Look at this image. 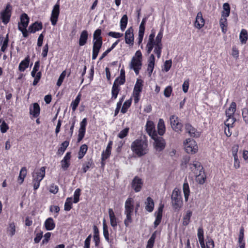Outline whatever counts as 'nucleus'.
I'll list each match as a JSON object with an SVG mask.
<instances>
[{
	"mask_svg": "<svg viewBox=\"0 0 248 248\" xmlns=\"http://www.w3.org/2000/svg\"><path fill=\"white\" fill-rule=\"evenodd\" d=\"M131 149L138 156H143L148 152V141L141 139H137L131 143Z\"/></svg>",
	"mask_w": 248,
	"mask_h": 248,
	"instance_id": "nucleus-1",
	"label": "nucleus"
},
{
	"mask_svg": "<svg viewBox=\"0 0 248 248\" xmlns=\"http://www.w3.org/2000/svg\"><path fill=\"white\" fill-rule=\"evenodd\" d=\"M171 199L173 209L175 211H179L183 205L181 191L178 189L175 188L172 191Z\"/></svg>",
	"mask_w": 248,
	"mask_h": 248,
	"instance_id": "nucleus-2",
	"label": "nucleus"
},
{
	"mask_svg": "<svg viewBox=\"0 0 248 248\" xmlns=\"http://www.w3.org/2000/svg\"><path fill=\"white\" fill-rule=\"evenodd\" d=\"M30 22V17L26 13H23L20 15V21L18 23V29L20 31L25 38L29 36L28 31L27 28Z\"/></svg>",
	"mask_w": 248,
	"mask_h": 248,
	"instance_id": "nucleus-3",
	"label": "nucleus"
},
{
	"mask_svg": "<svg viewBox=\"0 0 248 248\" xmlns=\"http://www.w3.org/2000/svg\"><path fill=\"white\" fill-rule=\"evenodd\" d=\"M46 168L42 167L40 170L32 173L33 189L36 190L39 187L40 182L45 176Z\"/></svg>",
	"mask_w": 248,
	"mask_h": 248,
	"instance_id": "nucleus-4",
	"label": "nucleus"
},
{
	"mask_svg": "<svg viewBox=\"0 0 248 248\" xmlns=\"http://www.w3.org/2000/svg\"><path fill=\"white\" fill-rule=\"evenodd\" d=\"M13 8L10 3H8L4 9L0 13V19L4 24L9 22L12 14Z\"/></svg>",
	"mask_w": 248,
	"mask_h": 248,
	"instance_id": "nucleus-5",
	"label": "nucleus"
},
{
	"mask_svg": "<svg viewBox=\"0 0 248 248\" xmlns=\"http://www.w3.org/2000/svg\"><path fill=\"white\" fill-rule=\"evenodd\" d=\"M186 152L188 154H194L198 152V147L195 140L187 139L184 142Z\"/></svg>",
	"mask_w": 248,
	"mask_h": 248,
	"instance_id": "nucleus-6",
	"label": "nucleus"
},
{
	"mask_svg": "<svg viewBox=\"0 0 248 248\" xmlns=\"http://www.w3.org/2000/svg\"><path fill=\"white\" fill-rule=\"evenodd\" d=\"M170 121L171 128L173 130L179 133L182 131L183 125L176 115H171L170 118Z\"/></svg>",
	"mask_w": 248,
	"mask_h": 248,
	"instance_id": "nucleus-7",
	"label": "nucleus"
},
{
	"mask_svg": "<svg viewBox=\"0 0 248 248\" xmlns=\"http://www.w3.org/2000/svg\"><path fill=\"white\" fill-rule=\"evenodd\" d=\"M154 140V147L157 151L161 152L163 151L166 146V142L165 140L161 137L155 136L152 138Z\"/></svg>",
	"mask_w": 248,
	"mask_h": 248,
	"instance_id": "nucleus-8",
	"label": "nucleus"
},
{
	"mask_svg": "<svg viewBox=\"0 0 248 248\" xmlns=\"http://www.w3.org/2000/svg\"><path fill=\"white\" fill-rule=\"evenodd\" d=\"M60 14V3L59 0L54 6L50 16V21L51 24L53 26L56 25L58 21L59 16Z\"/></svg>",
	"mask_w": 248,
	"mask_h": 248,
	"instance_id": "nucleus-9",
	"label": "nucleus"
},
{
	"mask_svg": "<svg viewBox=\"0 0 248 248\" xmlns=\"http://www.w3.org/2000/svg\"><path fill=\"white\" fill-rule=\"evenodd\" d=\"M155 36V29H153L151 31V34L149 36L148 41L146 46V52L148 54L151 53L154 47Z\"/></svg>",
	"mask_w": 248,
	"mask_h": 248,
	"instance_id": "nucleus-10",
	"label": "nucleus"
},
{
	"mask_svg": "<svg viewBox=\"0 0 248 248\" xmlns=\"http://www.w3.org/2000/svg\"><path fill=\"white\" fill-rule=\"evenodd\" d=\"M87 124V119L84 118L80 123V127L78 130V142H79L84 138L86 133V127Z\"/></svg>",
	"mask_w": 248,
	"mask_h": 248,
	"instance_id": "nucleus-11",
	"label": "nucleus"
},
{
	"mask_svg": "<svg viewBox=\"0 0 248 248\" xmlns=\"http://www.w3.org/2000/svg\"><path fill=\"white\" fill-rule=\"evenodd\" d=\"M134 30L132 27L127 29L125 32V43L130 46H133L134 42V37L133 33Z\"/></svg>",
	"mask_w": 248,
	"mask_h": 248,
	"instance_id": "nucleus-12",
	"label": "nucleus"
},
{
	"mask_svg": "<svg viewBox=\"0 0 248 248\" xmlns=\"http://www.w3.org/2000/svg\"><path fill=\"white\" fill-rule=\"evenodd\" d=\"M143 182L141 178L138 176H135L131 183V187L135 192H140L142 188Z\"/></svg>",
	"mask_w": 248,
	"mask_h": 248,
	"instance_id": "nucleus-13",
	"label": "nucleus"
},
{
	"mask_svg": "<svg viewBox=\"0 0 248 248\" xmlns=\"http://www.w3.org/2000/svg\"><path fill=\"white\" fill-rule=\"evenodd\" d=\"M142 61L140 60H136L135 58H132L130 63V67L133 69L136 75L139 74L140 70L141 68Z\"/></svg>",
	"mask_w": 248,
	"mask_h": 248,
	"instance_id": "nucleus-14",
	"label": "nucleus"
},
{
	"mask_svg": "<svg viewBox=\"0 0 248 248\" xmlns=\"http://www.w3.org/2000/svg\"><path fill=\"white\" fill-rule=\"evenodd\" d=\"M71 158V152H68L66 153L63 158L61 161L62 169L65 171L67 170L70 166V160Z\"/></svg>",
	"mask_w": 248,
	"mask_h": 248,
	"instance_id": "nucleus-15",
	"label": "nucleus"
},
{
	"mask_svg": "<svg viewBox=\"0 0 248 248\" xmlns=\"http://www.w3.org/2000/svg\"><path fill=\"white\" fill-rule=\"evenodd\" d=\"M134 201L131 197H129L126 200L124 204V213L132 214L134 210Z\"/></svg>",
	"mask_w": 248,
	"mask_h": 248,
	"instance_id": "nucleus-16",
	"label": "nucleus"
},
{
	"mask_svg": "<svg viewBox=\"0 0 248 248\" xmlns=\"http://www.w3.org/2000/svg\"><path fill=\"white\" fill-rule=\"evenodd\" d=\"M205 24V20L202 16L201 12L197 13L196 19L194 22V26L196 28L200 30L202 29Z\"/></svg>",
	"mask_w": 248,
	"mask_h": 248,
	"instance_id": "nucleus-17",
	"label": "nucleus"
},
{
	"mask_svg": "<svg viewBox=\"0 0 248 248\" xmlns=\"http://www.w3.org/2000/svg\"><path fill=\"white\" fill-rule=\"evenodd\" d=\"M146 130L148 135L151 137H155L157 135L156 132L155 130V125L152 121H147L146 124Z\"/></svg>",
	"mask_w": 248,
	"mask_h": 248,
	"instance_id": "nucleus-18",
	"label": "nucleus"
},
{
	"mask_svg": "<svg viewBox=\"0 0 248 248\" xmlns=\"http://www.w3.org/2000/svg\"><path fill=\"white\" fill-rule=\"evenodd\" d=\"M164 207V206L163 204L160 205L157 211L155 213L156 217L154 223L155 228H156L161 221Z\"/></svg>",
	"mask_w": 248,
	"mask_h": 248,
	"instance_id": "nucleus-19",
	"label": "nucleus"
},
{
	"mask_svg": "<svg viewBox=\"0 0 248 248\" xmlns=\"http://www.w3.org/2000/svg\"><path fill=\"white\" fill-rule=\"evenodd\" d=\"M43 28V24L41 22L35 21L33 23L30 25L29 27L28 31V33H35L36 31H40Z\"/></svg>",
	"mask_w": 248,
	"mask_h": 248,
	"instance_id": "nucleus-20",
	"label": "nucleus"
},
{
	"mask_svg": "<svg viewBox=\"0 0 248 248\" xmlns=\"http://www.w3.org/2000/svg\"><path fill=\"white\" fill-rule=\"evenodd\" d=\"M185 129L191 137L198 138L200 137V133L198 132L197 129L194 128L190 124H185Z\"/></svg>",
	"mask_w": 248,
	"mask_h": 248,
	"instance_id": "nucleus-21",
	"label": "nucleus"
},
{
	"mask_svg": "<svg viewBox=\"0 0 248 248\" xmlns=\"http://www.w3.org/2000/svg\"><path fill=\"white\" fill-rule=\"evenodd\" d=\"M189 165L190 169L195 174H197L198 171L203 169L201 163L197 160L194 161L192 163H189Z\"/></svg>",
	"mask_w": 248,
	"mask_h": 248,
	"instance_id": "nucleus-22",
	"label": "nucleus"
},
{
	"mask_svg": "<svg viewBox=\"0 0 248 248\" xmlns=\"http://www.w3.org/2000/svg\"><path fill=\"white\" fill-rule=\"evenodd\" d=\"M195 174L196 182L200 185L204 184L206 180V176L204 169L199 171L198 173Z\"/></svg>",
	"mask_w": 248,
	"mask_h": 248,
	"instance_id": "nucleus-23",
	"label": "nucleus"
},
{
	"mask_svg": "<svg viewBox=\"0 0 248 248\" xmlns=\"http://www.w3.org/2000/svg\"><path fill=\"white\" fill-rule=\"evenodd\" d=\"M108 212L110 219V225L114 229H115L117 226L118 218L116 217L112 209L109 208Z\"/></svg>",
	"mask_w": 248,
	"mask_h": 248,
	"instance_id": "nucleus-24",
	"label": "nucleus"
},
{
	"mask_svg": "<svg viewBox=\"0 0 248 248\" xmlns=\"http://www.w3.org/2000/svg\"><path fill=\"white\" fill-rule=\"evenodd\" d=\"M88 38V32L87 30H83L80 33L78 44L80 46H84L87 42Z\"/></svg>",
	"mask_w": 248,
	"mask_h": 248,
	"instance_id": "nucleus-25",
	"label": "nucleus"
},
{
	"mask_svg": "<svg viewBox=\"0 0 248 248\" xmlns=\"http://www.w3.org/2000/svg\"><path fill=\"white\" fill-rule=\"evenodd\" d=\"M40 108L39 104L37 103H34L33 104V107H31L30 108V113L32 115L33 117L37 118L40 114Z\"/></svg>",
	"mask_w": 248,
	"mask_h": 248,
	"instance_id": "nucleus-26",
	"label": "nucleus"
},
{
	"mask_svg": "<svg viewBox=\"0 0 248 248\" xmlns=\"http://www.w3.org/2000/svg\"><path fill=\"white\" fill-rule=\"evenodd\" d=\"M30 58L28 55L19 64L18 70L20 72L24 71L28 67L30 64Z\"/></svg>",
	"mask_w": 248,
	"mask_h": 248,
	"instance_id": "nucleus-27",
	"label": "nucleus"
},
{
	"mask_svg": "<svg viewBox=\"0 0 248 248\" xmlns=\"http://www.w3.org/2000/svg\"><path fill=\"white\" fill-rule=\"evenodd\" d=\"M102 31L100 29H96L93 34V43H103V38L101 36Z\"/></svg>",
	"mask_w": 248,
	"mask_h": 248,
	"instance_id": "nucleus-28",
	"label": "nucleus"
},
{
	"mask_svg": "<svg viewBox=\"0 0 248 248\" xmlns=\"http://www.w3.org/2000/svg\"><path fill=\"white\" fill-rule=\"evenodd\" d=\"M121 89V87L116 85L115 83L113 84L111 88V97L110 101H113L117 98Z\"/></svg>",
	"mask_w": 248,
	"mask_h": 248,
	"instance_id": "nucleus-29",
	"label": "nucleus"
},
{
	"mask_svg": "<svg viewBox=\"0 0 248 248\" xmlns=\"http://www.w3.org/2000/svg\"><path fill=\"white\" fill-rule=\"evenodd\" d=\"M103 43H93L92 59L94 60L96 59L99 51L102 47Z\"/></svg>",
	"mask_w": 248,
	"mask_h": 248,
	"instance_id": "nucleus-30",
	"label": "nucleus"
},
{
	"mask_svg": "<svg viewBox=\"0 0 248 248\" xmlns=\"http://www.w3.org/2000/svg\"><path fill=\"white\" fill-rule=\"evenodd\" d=\"M44 226L47 231L53 230L55 227V223L53 219L50 217L47 218L45 221Z\"/></svg>",
	"mask_w": 248,
	"mask_h": 248,
	"instance_id": "nucleus-31",
	"label": "nucleus"
},
{
	"mask_svg": "<svg viewBox=\"0 0 248 248\" xmlns=\"http://www.w3.org/2000/svg\"><path fill=\"white\" fill-rule=\"evenodd\" d=\"M236 104L234 102H232L229 108L226 109L225 113L227 117H234L236 111Z\"/></svg>",
	"mask_w": 248,
	"mask_h": 248,
	"instance_id": "nucleus-32",
	"label": "nucleus"
},
{
	"mask_svg": "<svg viewBox=\"0 0 248 248\" xmlns=\"http://www.w3.org/2000/svg\"><path fill=\"white\" fill-rule=\"evenodd\" d=\"M183 190L184 194L185 200L187 202L190 195V188L188 183L186 180H185L183 185Z\"/></svg>",
	"mask_w": 248,
	"mask_h": 248,
	"instance_id": "nucleus-33",
	"label": "nucleus"
},
{
	"mask_svg": "<svg viewBox=\"0 0 248 248\" xmlns=\"http://www.w3.org/2000/svg\"><path fill=\"white\" fill-rule=\"evenodd\" d=\"M239 39L242 44H246L248 40V32L246 29L241 30L239 34Z\"/></svg>",
	"mask_w": 248,
	"mask_h": 248,
	"instance_id": "nucleus-34",
	"label": "nucleus"
},
{
	"mask_svg": "<svg viewBox=\"0 0 248 248\" xmlns=\"http://www.w3.org/2000/svg\"><path fill=\"white\" fill-rule=\"evenodd\" d=\"M227 17L221 16L219 20V25L223 33H226L227 31L228 22Z\"/></svg>",
	"mask_w": 248,
	"mask_h": 248,
	"instance_id": "nucleus-35",
	"label": "nucleus"
},
{
	"mask_svg": "<svg viewBox=\"0 0 248 248\" xmlns=\"http://www.w3.org/2000/svg\"><path fill=\"white\" fill-rule=\"evenodd\" d=\"M166 127L164 120L162 119H159L157 124V132L160 136H162L165 132Z\"/></svg>",
	"mask_w": 248,
	"mask_h": 248,
	"instance_id": "nucleus-36",
	"label": "nucleus"
},
{
	"mask_svg": "<svg viewBox=\"0 0 248 248\" xmlns=\"http://www.w3.org/2000/svg\"><path fill=\"white\" fill-rule=\"evenodd\" d=\"M103 235L105 240L108 243H111V240H110L109 237V232L108 230V227L106 223V220L104 219L103 221Z\"/></svg>",
	"mask_w": 248,
	"mask_h": 248,
	"instance_id": "nucleus-37",
	"label": "nucleus"
},
{
	"mask_svg": "<svg viewBox=\"0 0 248 248\" xmlns=\"http://www.w3.org/2000/svg\"><path fill=\"white\" fill-rule=\"evenodd\" d=\"M145 209L149 212H152L154 208V202L150 197H148L145 202Z\"/></svg>",
	"mask_w": 248,
	"mask_h": 248,
	"instance_id": "nucleus-38",
	"label": "nucleus"
},
{
	"mask_svg": "<svg viewBox=\"0 0 248 248\" xmlns=\"http://www.w3.org/2000/svg\"><path fill=\"white\" fill-rule=\"evenodd\" d=\"M69 141L65 140L62 143L60 147L59 148L57 154L59 156H61L64 153L67 147L69 146Z\"/></svg>",
	"mask_w": 248,
	"mask_h": 248,
	"instance_id": "nucleus-39",
	"label": "nucleus"
},
{
	"mask_svg": "<svg viewBox=\"0 0 248 248\" xmlns=\"http://www.w3.org/2000/svg\"><path fill=\"white\" fill-rule=\"evenodd\" d=\"M81 94L79 93L76 97V99L73 100L71 104V107L72 108L73 112H75L77 109L81 99Z\"/></svg>",
	"mask_w": 248,
	"mask_h": 248,
	"instance_id": "nucleus-40",
	"label": "nucleus"
},
{
	"mask_svg": "<svg viewBox=\"0 0 248 248\" xmlns=\"http://www.w3.org/2000/svg\"><path fill=\"white\" fill-rule=\"evenodd\" d=\"M94 167V163L92 159H90L88 162H86L82 165V172L86 173L90 168Z\"/></svg>",
	"mask_w": 248,
	"mask_h": 248,
	"instance_id": "nucleus-41",
	"label": "nucleus"
},
{
	"mask_svg": "<svg viewBox=\"0 0 248 248\" xmlns=\"http://www.w3.org/2000/svg\"><path fill=\"white\" fill-rule=\"evenodd\" d=\"M143 87V80L141 79L138 78L135 84L133 91L141 92Z\"/></svg>",
	"mask_w": 248,
	"mask_h": 248,
	"instance_id": "nucleus-42",
	"label": "nucleus"
},
{
	"mask_svg": "<svg viewBox=\"0 0 248 248\" xmlns=\"http://www.w3.org/2000/svg\"><path fill=\"white\" fill-rule=\"evenodd\" d=\"M88 146L86 144H84L81 145L79 148V152L78 153V159H82L86 154Z\"/></svg>",
	"mask_w": 248,
	"mask_h": 248,
	"instance_id": "nucleus-43",
	"label": "nucleus"
},
{
	"mask_svg": "<svg viewBox=\"0 0 248 248\" xmlns=\"http://www.w3.org/2000/svg\"><path fill=\"white\" fill-rule=\"evenodd\" d=\"M192 215V211L190 210L187 211L186 214L184 216L183 218V225L184 226H187L189 223Z\"/></svg>",
	"mask_w": 248,
	"mask_h": 248,
	"instance_id": "nucleus-44",
	"label": "nucleus"
},
{
	"mask_svg": "<svg viewBox=\"0 0 248 248\" xmlns=\"http://www.w3.org/2000/svg\"><path fill=\"white\" fill-rule=\"evenodd\" d=\"M230 6L228 3H225L223 5V11L221 12L222 16L228 17L230 14Z\"/></svg>",
	"mask_w": 248,
	"mask_h": 248,
	"instance_id": "nucleus-45",
	"label": "nucleus"
},
{
	"mask_svg": "<svg viewBox=\"0 0 248 248\" xmlns=\"http://www.w3.org/2000/svg\"><path fill=\"white\" fill-rule=\"evenodd\" d=\"M156 237V231L154 232L148 240L146 248H153Z\"/></svg>",
	"mask_w": 248,
	"mask_h": 248,
	"instance_id": "nucleus-46",
	"label": "nucleus"
},
{
	"mask_svg": "<svg viewBox=\"0 0 248 248\" xmlns=\"http://www.w3.org/2000/svg\"><path fill=\"white\" fill-rule=\"evenodd\" d=\"M131 103H132V98H130V99L126 100L124 102V103L122 106V108L121 109V112L123 114L125 113L127 111L128 109L131 106Z\"/></svg>",
	"mask_w": 248,
	"mask_h": 248,
	"instance_id": "nucleus-47",
	"label": "nucleus"
},
{
	"mask_svg": "<svg viewBox=\"0 0 248 248\" xmlns=\"http://www.w3.org/2000/svg\"><path fill=\"white\" fill-rule=\"evenodd\" d=\"M128 23V17L126 15H124L120 20V28L122 31H124Z\"/></svg>",
	"mask_w": 248,
	"mask_h": 248,
	"instance_id": "nucleus-48",
	"label": "nucleus"
},
{
	"mask_svg": "<svg viewBox=\"0 0 248 248\" xmlns=\"http://www.w3.org/2000/svg\"><path fill=\"white\" fill-rule=\"evenodd\" d=\"M238 243L240 248H245V242L244 240V229H241L238 237Z\"/></svg>",
	"mask_w": 248,
	"mask_h": 248,
	"instance_id": "nucleus-49",
	"label": "nucleus"
},
{
	"mask_svg": "<svg viewBox=\"0 0 248 248\" xmlns=\"http://www.w3.org/2000/svg\"><path fill=\"white\" fill-rule=\"evenodd\" d=\"M163 29L161 28L155 37V44L162 45L161 42L163 35Z\"/></svg>",
	"mask_w": 248,
	"mask_h": 248,
	"instance_id": "nucleus-50",
	"label": "nucleus"
},
{
	"mask_svg": "<svg viewBox=\"0 0 248 248\" xmlns=\"http://www.w3.org/2000/svg\"><path fill=\"white\" fill-rule=\"evenodd\" d=\"M27 175V169L25 167H23L21 168L20 171L19 175L18 176V181L21 180L20 183L22 184L24 180V178H25L26 176Z\"/></svg>",
	"mask_w": 248,
	"mask_h": 248,
	"instance_id": "nucleus-51",
	"label": "nucleus"
},
{
	"mask_svg": "<svg viewBox=\"0 0 248 248\" xmlns=\"http://www.w3.org/2000/svg\"><path fill=\"white\" fill-rule=\"evenodd\" d=\"M155 49L154 52L156 54L157 57L159 59L161 57L162 45L155 44Z\"/></svg>",
	"mask_w": 248,
	"mask_h": 248,
	"instance_id": "nucleus-52",
	"label": "nucleus"
},
{
	"mask_svg": "<svg viewBox=\"0 0 248 248\" xmlns=\"http://www.w3.org/2000/svg\"><path fill=\"white\" fill-rule=\"evenodd\" d=\"M7 232L11 236H13L16 232V226L14 222L10 223L7 228Z\"/></svg>",
	"mask_w": 248,
	"mask_h": 248,
	"instance_id": "nucleus-53",
	"label": "nucleus"
},
{
	"mask_svg": "<svg viewBox=\"0 0 248 248\" xmlns=\"http://www.w3.org/2000/svg\"><path fill=\"white\" fill-rule=\"evenodd\" d=\"M72 198H67L64 203V210L70 211L72 208Z\"/></svg>",
	"mask_w": 248,
	"mask_h": 248,
	"instance_id": "nucleus-54",
	"label": "nucleus"
},
{
	"mask_svg": "<svg viewBox=\"0 0 248 248\" xmlns=\"http://www.w3.org/2000/svg\"><path fill=\"white\" fill-rule=\"evenodd\" d=\"M197 236L199 239V241H202L204 240V231L202 226H201L198 229Z\"/></svg>",
	"mask_w": 248,
	"mask_h": 248,
	"instance_id": "nucleus-55",
	"label": "nucleus"
},
{
	"mask_svg": "<svg viewBox=\"0 0 248 248\" xmlns=\"http://www.w3.org/2000/svg\"><path fill=\"white\" fill-rule=\"evenodd\" d=\"M190 161V157L189 156H184L182 160L181 166L182 169H186L187 167V164H189Z\"/></svg>",
	"mask_w": 248,
	"mask_h": 248,
	"instance_id": "nucleus-56",
	"label": "nucleus"
},
{
	"mask_svg": "<svg viewBox=\"0 0 248 248\" xmlns=\"http://www.w3.org/2000/svg\"><path fill=\"white\" fill-rule=\"evenodd\" d=\"M228 118L225 122L224 124L226 126H231L233 127V124L235 122V118L234 117H227Z\"/></svg>",
	"mask_w": 248,
	"mask_h": 248,
	"instance_id": "nucleus-57",
	"label": "nucleus"
},
{
	"mask_svg": "<svg viewBox=\"0 0 248 248\" xmlns=\"http://www.w3.org/2000/svg\"><path fill=\"white\" fill-rule=\"evenodd\" d=\"M124 214L126 215V218L124 220V224L125 227H127L129 226V224L132 222V214L124 213Z\"/></svg>",
	"mask_w": 248,
	"mask_h": 248,
	"instance_id": "nucleus-58",
	"label": "nucleus"
},
{
	"mask_svg": "<svg viewBox=\"0 0 248 248\" xmlns=\"http://www.w3.org/2000/svg\"><path fill=\"white\" fill-rule=\"evenodd\" d=\"M141 92H138V91H133L132 93V97H133L134 102L135 104H137L140 98Z\"/></svg>",
	"mask_w": 248,
	"mask_h": 248,
	"instance_id": "nucleus-59",
	"label": "nucleus"
},
{
	"mask_svg": "<svg viewBox=\"0 0 248 248\" xmlns=\"http://www.w3.org/2000/svg\"><path fill=\"white\" fill-rule=\"evenodd\" d=\"M80 192L81 190L79 188H77L75 191L74 193V203H76L79 201V196L80 195Z\"/></svg>",
	"mask_w": 248,
	"mask_h": 248,
	"instance_id": "nucleus-60",
	"label": "nucleus"
},
{
	"mask_svg": "<svg viewBox=\"0 0 248 248\" xmlns=\"http://www.w3.org/2000/svg\"><path fill=\"white\" fill-rule=\"evenodd\" d=\"M129 128L126 127L121 130L118 135V137L120 139H123L128 135Z\"/></svg>",
	"mask_w": 248,
	"mask_h": 248,
	"instance_id": "nucleus-61",
	"label": "nucleus"
},
{
	"mask_svg": "<svg viewBox=\"0 0 248 248\" xmlns=\"http://www.w3.org/2000/svg\"><path fill=\"white\" fill-rule=\"evenodd\" d=\"M66 72L65 70L63 71L62 73L61 74L57 82V85L58 86L60 87V86H61L66 76Z\"/></svg>",
	"mask_w": 248,
	"mask_h": 248,
	"instance_id": "nucleus-62",
	"label": "nucleus"
},
{
	"mask_svg": "<svg viewBox=\"0 0 248 248\" xmlns=\"http://www.w3.org/2000/svg\"><path fill=\"white\" fill-rule=\"evenodd\" d=\"M242 117L246 124H248V108H245L242 109Z\"/></svg>",
	"mask_w": 248,
	"mask_h": 248,
	"instance_id": "nucleus-63",
	"label": "nucleus"
},
{
	"mask_svg": "<svg viewBox=\"0 0 248 248\" xmlns=\"http://www.w3.org/2000/svg\"><path fill=\"white\" fill-rule=\"evenodd\" d=\"M111 155L110 151L106 150L104 151L101 154V160L103 161H105Z\"/></svg>",
	"mask_w": 248,
	"mask_h": 248,
	"instance_id": "nucleus-64",
	"label": "nucleus"
}]
</instances>
